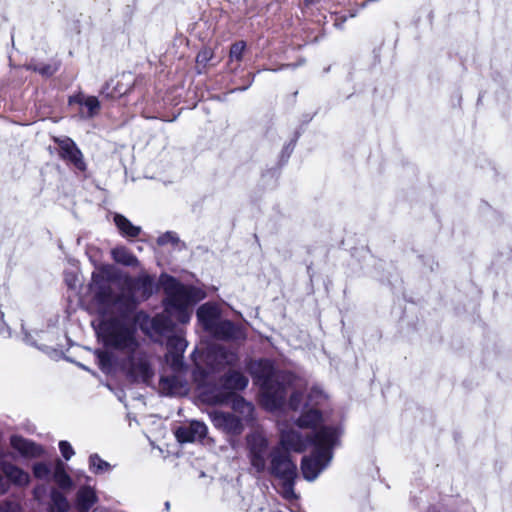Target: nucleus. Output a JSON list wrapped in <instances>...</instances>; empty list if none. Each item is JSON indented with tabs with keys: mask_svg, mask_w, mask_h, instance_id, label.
Here are the masks:
<instances>
[{
	"mask_svg": "<svg viewBox=\"0 0 512 512\" xmlns=\"http://www.w3.org/2000/svg\"><path fill=\"white\" fill-rule=\"evenodd\" d=\"M116 310L105 313L99 325V333L106 347L125 354L121 366L127 376L135 382H148L153 371L147 355L140 349L137 338V319L133 304L115 306Z\"/></svg>",
	"mask_w": 512,
	"mask_h": 512,
	"instance_id": "nucleus-1",
	"label": "nucleus"
},
{
	"mask_svg": "<svg viewBox=\"0 0 512 512\" xmlns=\"http://www.w3.org/2000/svg\"><path fill=\"white\" fill-rule=\"evenodd\" d=\"M252 373L262 387V402L266 409L275 411L282 408L288 387H295L296 376L290 372L276 371L268 359L257 361Z\"/></svg>",
	"mask_w": 512,
	"mask_h": 512,
	"instance_id": "nucleus-2",
	"label": "nucleus"
},
{
	"mask_svg": "<svg viewBox=\"0 0 512 512\" xmlns=\"http://www.w3.org/2000/svg\"><path fill=\"white\" fill-rule=\"evenodd\" d=\"M166 297L163 301L167 315L181 324H187L192 316L193 306L204 299L202 289L183 285L175 278L170 277L164 284Z\"/></svg>",
	"mask_w": 512,
	"mask_h": 512,
	"instance_id": "nucleus-3",
	"label": "nucleus"
},
{
	"mask_svg": "<svg viewBox=\"0 0 512 512\" xmlns=\"http://www.w3.org/2000/svg\"><path fill=\"white\" fill-rule=\"evenodd\" d=\"M339 437L340 430L336 426H324L314 435V449L301 462V471L307 481H314L328 467Z\"/></svg>",
	"mask_w": 512,
	"mask_h": 512,
	"instance_id": "nucleus-4",
	"label": "nucleus"
},
{
	"mask_svg": "<svg viewBox=\"0 0 512 512\" xmlns=\"http://www.w3.org/2000/svg\"><path fill=\"white\" fill-rule=\"evenodd\" d=\"M270 464L266 470L281 481V494L287 500L296 499L295 480L298 477L297 465L292 461L288 451L276 446L269 454Z\"/></svg>",
	"mask_w": 512,
	"mask_h": 512,
	"instance_id": "nucleus-5",
	"label": "nucleus"
},
{
	"mask_svg": "<svg viewBox=\"0 0 512 512\" xmlns=\"http://www.w3.org/2000/svg\"><path fill=\"white\" fill-rule=\"evenodd\" d=\"M113 281V269L109 265L98 267L91 275L89 291L103 314L116 310L117 294L114 293L112 288Z\"/></svg>",
	"mask_w": 512,
	"mask_h": 512,
	"instance_id": "nucleus-6",
	"label": "nucleus"
},
{
	"mask_svg": "<svg viewBox=\"0 0 512 512\" xmlns=\"http://www.w3.org/2000/svg\"><path fill=\"white\" fill-rule=\"evenodd\" d=\"M153 287L154 279L146 273L137 277L127 276L124 278L122 290L117 293L115 306L133 304V312H135L137 305L152 295Z\"/></svg>",
	"mask_w": 512,
	"mask_h": 512,
	"instance_id": "nucleus-7",
	"label": "nucleus"
},
{
	"mask_svg": "<svg viewBox=\"0 0 512 512\" xmlns=\"http://www.w3.org/2000/svg\"><path fill=\"white\" fill-rule=\"evenodd\" d=\"M222 389H203L201 396L210 404H224L229 400V392L244 390L248 385V378L239 371H229L221 377Z\"/></svg>",
	"mask_w": 512,
	"mask_h": 512,
	"instance_id": "nucleus-8",
	"label": "nucleus"
},
{
	"mask_svg": "<svg viewBox=\"0 0 512 512\" xmlns=\"http://www.w3.org/2000/svg\"><path fill=\"white\" fill-rule=\"evenodd\" d=\"M246 442L251 466L257 473L265 472L270 454L266 437L260 432H253L247 435Z\"/></svg>",
	"mask_w": 512,
	"mask_h": 512,
	"instance_id": "nucleus-9",
	"label": "nucleus"
},
{
	"mask_svg": "<svg viewBox=\"0 0 512 512\" xmlns=\"http://www.w3.org/2000/svg\"><path fill=\"white\" fill-rule=\"evenodd\" d=\"M280 446L284 450L303 452L309 446L314 447V435H303L300 431L289 427L286 423H279Z\"/></svg>",
	"mask_w": 512,
	"mask_h": 512,
	"instance_id": "nucleus-10",
	"label": "nucleus"
},
{
	"mask_svg": "<svg viewBox=\"0 0 512 512\" xmlns=\"http://www.w3.org/2000/svg\"><path fill=\"white\" fill-rule=\"evenodd\" d=\"M239 358L237 353L223 346L209 347L204 354V361L210 372H216L227 366H235Z\"/></svg>",
	"mask_w": 512,
	"mask_h": 512,
	"instance_id": "nucleus-11",
	"label": "nucleus"
},
{
	"mask_svg": "<svg viewBox=\"0 0 512 512\" xmlns=\"http://www.w3.org/2000/svg\"><path fill=\"white\" fill-rule=\"evenodd\" d=\"M55 142L58 144L61 159L72 165L78 171H86V163L83 154L71 138H56Z\"/></svg>",
	"mask_w": 512,
	"mask_h": 512,
	"instance_id": "nucleus-12",
	"label": "nucleus"
},
{
	"mask_svg": "<svg viewBox=\"0 0 512 512\" xmlns=\"http://www.w3.org/2000/svg\"><path fill=\"white\" fill-rule=\"evenodd\" d=\"M305 407V410L301 413V415L295 420L294 424L300 429H311L312 432L310 435H315L318 433L324 426H335V424H328L324 419L323 415L319 411L318 408L314 407ZM341 431L339 425H336Z\"/></svg>",
	"mask_w": 512,
	"mask_h": 512,
	"instance_id": "nucleus-13",
	"label": "nucleus"
},
{
	"mask_svg": "<svg viewBox=\"0 0 512 512\" xmlns=\"http://www.w3.org/2000/svg\"><path fill=\"white\" fill-rule=\"evenodd\" d=\"M213 425L231 435H240L244 430L243 418L228 412L213 411L209 413Z\"/></svg>",
	"mask_w": 512,
	"mask_h": 512,
	"instance_id": "nucleus-14",
	"label": "nucleus"
},
{
	"mask_svg": "<svg viewBox=\"0 0 512 512\" xmlns=\"http://www.w3.org/2000/svg\"><path fill=\"white\" fill-rule=\"evenodd\" d=\"M207 435V426L200 421H191L188 424L179 426L175 430V437L180 443H192L201 441Z\"/></svg>",
	"mask_w": 512,
	"mask_h": 512,
	"instance_id": "nucleus-15",
	"label": "nucleus"
},
{
	"mask_svg": "<svg viewBox=\"0 0 512 512\" xmlns=\"http://www.w3.org/2000/svg\"><path fill=\"white\" fill-rule=\"evenodd\" d=\"M10 446L26 459L39 458L45 454V449L41 445L20 435L10 437Z\"/></svg>",
	"mask_w": 512,
	"mask_h": 512,
	"instance_id": "nucleus-16",
	"label": "nucleus"
},
{
	"mask_svg": "<svg viewBox=\"0 0 512 512\" xmlns=\"http://www.w3.org/2000/svg\"><path fill=\"white\" fill-rule=\"evenodd\" d=\"M209 334L220 340H244L246 338L245 331L241 326L230 320L222 319L218 321Z\"/></svg>",
	"mask_w": 512,
	"mask_h": 512,
	"instance_id": "nucleus-17",
	"label": "nucleus"
},
{
	"mask_svg": "<svg viewBox=\"0 0 512 512\" xmlns=\"http://www.w3.org/2000/svg\"><path fill=\"white\" fill-rule=\"evenodd\" d=\"M1 472L5 475L9 485L26 487L30 483V475L17 465L5 461L0 463Z\"/></svg>",
	"mask_w": 512,
	"mask_h": 512,
	"instance_id": "nucleus-18",
	"label": "nucleus"
},
{
	"mask_svg": "<svg viewBox=\"0 0 512 512\" xmlns=\"http://www.w3.org/2000/svg\"><path fill=\"white\" fill-rule=\"evenodd\" d=\"M220 309L217 305L211 303H205L197 309V320L202 328L210 333L215 327L220 318Z\"/></svg>",
	"mask_w": 512,
	"mask_h": 512,
	"instance_id": "nucleus-19",
	"label": "nucleus"
},
{
	"mask_svg": "<svg viewBox=\"0 0 512 512\" xmlns=\"http://www.w3.org/2000/svg\"><path fill=\"white\" fill-rule=\"evenodd\" d=\"M187 347L186 340L179 336H171L167 340V348H168V354H167V360L171 358V364L174 368H177L181 366L182 364V354L185 351Z\"/></svg>",
	"mask_w": 512,
	"mask_h": 512,
	"instance_id": "nucleus-20",
	"label": "nucleus"
},
{
	"mask_svg": "<svg viewBox=\"0 0 512 512\" xmlns=\"http://www.w3.org/2000/svg\"><path fill=\"white\" fill-rule=\"evenodd\" d=\"M95 490L90 486L81 487L76 495V505L79 512H88L97 502Z\"/></svg>",
	"mask_w": 512,
	"mask_h": 512,
	"instance_id": "nucleus-21",
	"label": "nucleus"
},
{
	"mask_svg": "<svg viewBox=\"0 0 512 512\" xmlns=\"http://www.w3.org/2000/svg\"><path fill=\"white\" fill-rule=\"evenodd\" d=\"M51 478L63 490H69L73 487V480L66 472L65 463L60 459H57L53 464V474Z\"/></svg>",
	"mask_w": 512,
	"mask_h": 512,
	"instance_id": "nucleus-22",
	"label": "nucleus"
},
{
	"mask_svg": "<svg viewBox=\"0 0 512 512\" xmlns=\"http://www.w3.org/2000/svg\"><path fill=\"white\" fill-rule=\"evenodd\" d=\"M114 223L120 234L126 238H136L140 235L142 228L131 223L124 215L116 213Z\"/></svg>",
	"mask_w": 512,
	"mask_h": 512,
	"instance_id": "nucleus-23",
	"label": "nucleus"
},
{
	"mask_svg": "<svg viewBox=\"0 0 512 512\" xmlns=\"http://www.w3.org/2000/svg\"><path fill=\"white\" fill-rule=\"evenodd\" d=\"M111 255L115 262L123 266L138 267L140 265L138 258L124 246H118L112 249Z\"/></svg>",
	"mask_w": 512,
	"mask_h": 512,
	"instance_id": "nucleus-24",
	"label": "nucleus"
},
{
	"mask_svg": "<svg viewBox=\"0 0 512 512\" xmlns=\"http://www.w3.org/2000/svg\"><path fill=\"white\" fill-rule=\"evenodd\" d=\"M161 389L168 395L178 394L183 388L181 379L175 375L163 376L160 379Z\"/></svg>",
	"mask_w": 512,
	"mask_h": 512,
	"instance_id": "nucleus-25",
	"label": "nucleus"
},
{
	"mask_svg": "<svg viewBox=\"0 0 512 512\" xmlns=\"http://www.w3.org/2000/svg\"><path fill=\"white\" fill-rule=\"evenodd\" d=\"M157 244L159 246L171 245L177 250L185 249V243L182 242L178 234L174 231H166L157 238Z\"/></svg>",
	"mask_w": 512,
	"mask_h": 512,
	"instance_id": "nucleus-26",
	"label": "nucleus"
},
{
	"mask_svg": "<svg viewBox=\"0 0 512 512\" xmlns=\"http://www.w3.org/2000/svg\"><path fill=\"white\" fill-rule=\"evenodd\" d=\"M50 497V512H67L69 510V502L61 492L52 490Z\"/></svg>",
	"mask_w": 512,
	"mask_h": 512,
	"instance_id": "nucleus-27",
	"label": "nucleus"
},
{
	"mask_svg": "<svg viewBox=\"0 0 512 512\" xmlns=\"http://www.w3.org/2000/svg\"><path fill=\"white\" fill-rule=\"evenodd\" d=\"M89 469L94 474H103L110 472L112 466L103 460L98 454L94 453L89 456Z\"/></svg>",
	"mask_w": 512,
	"mask_h": 512,
	"instance_id": "nucleus-28",
	"label": "nucleus"
},
{
	"mask_svg": "<svg viewBox=\"0 0 512 512\" xmlns=\"http://www.w3.org/2000/svg\"><path fill=\"white\" fill-rule=\"evenodd\" d=\"M26 70L34 71L42 76L50 77L52 76L58 69L56 65L40 63L36 61H31L24 65Z\"/></svg>",
	"mask_w": 512,
	"mask_h": 512,
	"instance_id": "nucleus-29",
	"label": "nucleus"
},
{
	"mask_svg": "<svg viewBox=\"0 0 512 512\" xmlns=\"http://www.w3.org/2000/svg\"><path fill=\"white\" fill-rule=\"evenodd\" d=\"M327 401V395L317 386H314L310 389L307 401L305 403L306 407H314L318 408L323 405Z\"/></svg>",
	"mask_w": 512,
	"mask_h": 512,
	"instance_id": "nucleus-30",
	"label": "nucleus"
},
{
	"mask_svg": "<svg viewBox=\"0 0 512 512\" xmlns=\"http://www.w3.org/2000/svg\"><path fill=\"white\" fill-rule=\"evenodd\" d=\"M232 408L243 415V419L245 421H248L250 418H252L254 406L245 401L242 397H236L233 399Z\"/></svg>",
	"mask_w": 512,
	"mask_h": 512,
	"instance_id": "nucleus-31",
	"label": "nucleus"
},
{
	"mask_svg": "<svg viewBox=\"0 0 512 512\" xmlns=\"http://www.w3.org/2000/svg\"><path fill=\"white\" fill-rule=\"evenodd\" d=\"M32 472L39 480H49L53 474V465L47 462H35L32 465Z\"/></svg>",
	"mask_w": 512,
	"mask_h": 512,
	"instance_id": "nucleus-32",
	"label": "nucleus"
},
{
	"mask_svg": "<svg viewBox=\"0 0 512 512\" xmlns=\"http://www.w3.org/2000/svg\"><path fill=\"white\" fill-rule=\"evenodd\" d=\"M298 381L299 380L296 378L295 387L294 388L288 387V389H287V392L289 390H293V392L289 398V402H288V405L292 410H298L302 404V395L299 391L296 390L299 387Z\"/></svg>",
	"mask_w": 512,
	"mask_h": 512,
	"instance_id": "nucleus-33",
	"label": "nucleus"
},
{
	"mask_svg": "<svg viewBox=\"0 0 512 512\" xmlns=\"http://www.w3.org/2000/svg\"><path fill=\"white\" fill-rule=\"evenodd\" d=\"M83 106L88 110L87 117L92 118L98 113L100 102L95 96H88Z\"/></svg>",
	"mask_w": 512,
	"mask_h": 512,
	"instance_id": "nucleus-34",
	"label": "nucleus"
},
{
	"mask_svg": "<svg viewBox=\"0 0 512 512\" xmlns=\"http://www.w3.org/2000/svg\"><path fill=\"white\" fill-rule=\"evenodd\" d=\"M246 48V43L244 41H238L232 44L230 48L229 58L230 60L240 61L242 59L243 52Z\"/></svg>",
	"mask_w": 512,
	"mask_h": 512,
	"instance_id": "nucleus-35",
	"label": "nucleus"
},
{
	"mask_svg": "<svg viewBox=\"0 0 512 512\" xmlns=\"http://www.w3.org/2000/svg\"><path fill=\"white\" fill-rule=\"evenodd\" d=\"M59 450L61 452V455L65 460H70L73 455L75 454V451L71 444L68 441L62 440L59 442Z\"/></svg>",
	"mask_w": 512,
	"mask_h": 512,
	"instance_id": "nucleus-36",
	"label": "nucleus"
},
{
	"mask_svg": "<svg viewBox=\"0 0 512 512\" xmlns=\"http://www.w3.org/2000/svg\"><path fill=\"white\" fill-rule=\"evenodd\" d=\"M213 58V51L210 48H204L197 54L196 62L198 65L206 66V64Z\"/></svg>",
	"mask_w": 512,
	"mask_h": 512,
	"instance_id": "nucleus-37",
	"label": "nucleus"
},
{
	"mask_svg": "<svg viewBox=\"0 0 512 512\" xmlns=\"http://www.w3.org/2000/svg\"><path fill=\"white\" fill-rule=\"evenodd\" d=\"M0 512H21V506L12 501H5L0 504Z\"/></svg>",
	"mask_w": 512,
	"mask_h": 512,
	"instance_id": "nucleus-38",
	"label": "nucleus"
},
{
	"mask_svg": "<svg viewBox=\"0 0 512 512\" xmlns=\"http://www.w3.org/2000/svg\"><path fill=\"white\" fill-rule=\"evenodd\" d=\"M427 512H441V511L436 506H431L428 508ZM452 512H475V510L469 504H463L461 507H458L456 510H454Z\"/></svg>",
	"mask_w": 512,
	"mask_h": 512,
	"instance_id": "nucleus-39",
	"label": "nucleus"
},
{
	"mask_svg": "<svg viewBox=\"0 0 512 512\" xmlns=\"http://www.w3.org/2000/svg\"><path fill=\"white\" fill-rule=\"evenodd\" d=\"M10 489L8 480L3 473H0V495L6 494Z\"/></svg>",
	"mask_w": 512,
	"mask_h": 512,
	"instance_id": "nucleus-40",
	"label": "nucleus"
},
{
	"mask_svg": "<svg viewBox=\"0 0 512 512\" xmlns=\"http://www.w3.org/2000/svg\"><path fill=\"white\" fill-rule=\"evenodd\" d=\"M98 359H99V363H100V366H101V369L102 370H105L106 369V366L109 364L110 362V357L107 353H104V352H99L98 353Z\"/></svg>",
	"mask_w": 512,
	"mask_h": 512,
	"instance_id": "nucleus-41",
	"label": "nucleus"
},
{
	"mask_svg": "<svg viewBox=\"0 0 512 512\" xmlns=\"http://www.w3.org/2000/svg\"><path fill=\"white\" fill-rule=\"evenodd\" d=\"M87 97H88V96H85V95H83V94H78V95H76V96H74V97L70 98V103H73V102H74V103H77V104H79V105H82V106H83V105H84L85 100L87 99Z\"/></svg>",
	"mask_w": 512,
	"mask_h": 512,
	"instance_id": "nucleus-42",
	"label": "nucleus"
},
{
	"mask_svg": "<svg viewBox=\"0 0 512 512\" xmlns=\"http://www.w3.org/2000/svg\"><path fill=\"white\" fill-rule=\"evenodd\" d=\"M23 340L29 344V345H32V346H35L36 345V342L33 340V337L30 333L24 331V338Z\"/></svg>",
	"mask_w": 512,
	"mask_h": 512,
	"instance_id": "nucleus-43",
	"label": "nucleus"
},
{
	"mask_svg": "<svg viewBox=\"0 0 512 512\" xmlns=\"http://www.w3.org/2000/svg\"><path fill=\"white\" fill-rule=\"evenodd\" d=\"M162 321V318L161 317H156L154 320H153V326L156 328V329H159V324L160 322Z\"/></svg>",
	"mask_w": 512,
	"mask_h": 512,
	"instance_id": "nucleus-44",
	"label": "nucleus"
},
{
	"mask_svg": "<svg viewBox=\"0 0 512 512\" xmlns=\"http://www.w3.org/2000/svg\"><path fill=\"white\" fill-rule=\"evenodd\" d=\"M196 367H197V369H196V371L194 372L195 378H197V374H198V372H200V373H204V371H202V370H201V368H200L199 364H196Z\"/></svg>",
	"mask_w": 512,
	"mask_h": 512,
	"instance_id": "nucleus-45",
	"label": "nucleus"
},
{
	"mask_svg": "<svg viewBox=\"0 0 512 512\" xmlns=\"http://www.w3.org/2000/svg\"><path fill=\"white\" fill-rule=\"evenodd\" d=\"M164 507H165L166 511H169V509H170V502L166 501L165 504H164Z\"/></svg>",
	"mask_w": 512,
	"mask_h": 512,
	"instance_id": "nucleus-46",
	"label": "nucleus"
},
{
	"mask_svg": "<svg viewBox=\"0 0 512 512\" xmlns=\"http://www.w3.org/2000/svg\"><path fill=\"white\" fill-rule=\"evenodd\" d=\"M38 495H39V488H35L34 489V496H35V498H38Z\"/></svg>",
	"mask_w": 512,
	"mask_h": 512,
	"instance_id": "nucleus-47",
	"label": "nucleus"
},
{
	"mask_svg": "<svg viewBox=\"0 0 512 512\" xmlns=\"http://www.w3.org/2000/svg\"><path fill=\"white\" fill-rule=\"evenodd\" d=\"M307 3H312L314 0H305Z\"/></svg>",
	"mask_w": 512,
	"mask_h": 512,
	"instance_id": "nucleus-48",
	"label": "nucleus"
}]
</instances>
